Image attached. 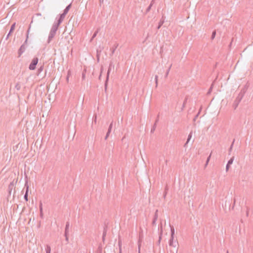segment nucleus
Wrapping results in <instances>:
<instances>
[{
	"instance_id": "obj_48",
	"label": "nucleus",
	"mask_w": 253,
	"mask_h": 253,
	"mask_svg": "<svg viewBox=\"0 0 253 253\" xmlns=\"http://www.w3.org/2000/svg\"><path fill=\"white\" fill-rule=\"evenodd\" d=\"M102 70H103V68L102 67L101 68V73L99 76V80H100L101 79V73H102Z\"/></svg>"
},
{
	"instance_id": "obj_21",
	"label": "nucleus",
	"mask_w": 253,
	"mask_h": 253,
	"mask_svg": "<svg viewBox=\"0 0 253 253\" xmlns=\"http://www.w3.org/2000/svg\"><path fill=\"white\" fill-rule=\"evenodd\" d=\"M45 250L46 253H50L51 248L49 245H46Z\"/></svg>"
},
{
	"instance_id": "obj_57",
	"label": "nucleus",
	"mask_w": 253,
	"mask_h": 253,
	"mask_svg": "<svg viewBox=\"0 0 253 253\" xmlns=\"http://www.w3.org/2000/svg\"><path fill=\"white\" fill-rule=\"evenodd\" d=\"M166 192L165 193V195H164V197L166 196Z\"/></svg>"
},
{
	"instance_id": "obj_5",
	"label": "nucleus",
	"mask_w": 253,
	"mask_h": 253,
	"mask_svg": "<svg viewBox=\"0 0 253 253\" xmlns=\"http://www.w3.org/2000/svg\"><path fill=\"white\" fill-rule=\"evenodd\" d=\"M39 61V59L38 57H34L32 60L31 63H30L29 69L31 70H34L36 69V65H37Z\"/></svg>"
},
{
	"instance_id": "obj_26",
	"label": "nucleus",
	"mask_w": 253,
	"mask_h": 253,
	"mask_svg": "<svg viewBox=\"0 0 253 253\" xmlns=\"http://www.w3.org/2000/svg\"><path fill=\"white\" fill-rule=\"evenodd\" d=\"M163 24H164V21L161 20L159 22V24L157 27V29H159L161 27V26L163 25Z\"/></svg>"
},
{
	"instance_id": "obj_42",
	"label": "nucleus",
	"mask_w": 253,
	"mask_h": 253,
	"mask_svg": "<svg viewBox=\"0 0 253 253\" xmlns=\"http://www.w3.org/2000/svg\"><path fill=\"white\" fill-rule=\"evenodd\" d=\"M230 167V165L227 164L226 166V171H227L229 170Z\"/></svg>"
},
{
	"instance_id": "obj_49",
	"label": "nucleus",
	"mask_w": 253,
	"mask_h": 253,
	"mask_svg": "<svg viewBox=\"0 0 253 253\" xmlns=\"http://www.w3.org/2000/svg\"><path fill=\"white\" fill-rule=\"evenodd\" d=\"M209 162V161H208V160L206 161V164L205 165V167H207V166L208 165Z\"/></svg>"
},
{
	"instance_id": "obj_41",
	"label": "nucleus",
	"mask_w": 253,
	"mask_h": 253,
	"mask_svg": "<svg viewBox=\"0 0 253 253\" xmlns=\"http://www.w3.org/2000/svg\"><path fill=\"white\" fill-rule=\"evenodd\" d=\"M102 252V248L101 247H99L97 250V253H101Z\"/></svg>"
},
{
	"instance_id": "obj_47",
	"label": "nucleus",
	"mask_w": 253,
	"mask_h": 253,
	"mask_svg": "<svg viewBox=\"0 0 253 253\" xmlns=\"http://www.w3.org/2000/svg\"><path fill=\"white\" fill-rule=\"evenodd\" d=\"M42 70H43V67H42V66H41L40 68H39V69H38V71H39V72H40L42 71Z\"/></svg>"
},
{
	"instance_id": "obj_53",
	"label": "nucleus",
	"mask_w": 253,
	"mask_h": 253,
	"mask_svg": "<svg viewBox=\"0 0 253 253\" xmlns=\"http://www.w3.org/2000/svg\"><path fill=\"white\" fill-rule=\"evenodd\" d=\"M10 35H9V34H8V35H7L6 36V40H7L8 38H9V37L10 36Z\"/></svg>"
},
{
	"instance_id": "obj_29",
	"label": "nucleus",
	"mask_w": 253,
	"mask_h": 253,
	"mask_svg": "<svg viewBox=\"0 0 253 253\" xmlns=\"http://www.w3.org/2000/svg\"><path fill=\"white\" fill-rule=\"evenodd\" d=\"M156 126H157V124H156V123H154L152 128H151V133H153L154 131H155L156 128Z\"/></svg>"
},
{
	"instance_id": "obj_19",
	"label": "nucleus",
	"mask_w": 253,
	"mask_h": 253,
	"mask_svg": "<svg viewBox=\"0 0 253 253\" xmlns=\"http://www.w3.org/2000/svg\"><path fill=\"white\" fill-rule=\"evenodd\" d=\"M162 234H163L162 225V224H161V231H160V235H159V240H158V244H160V242H161V239H162Z\"/></svg>"
},
{
	"instance_id": "obj_46",
	"label": "nucleus",
	"mask_w": 253,
	"mask_h": 253,
	"mask_svg": "<svg viewBox=\"0 0 253 253\" xmlns=\"http://www.w3.org/2000/svg\"><path fill=\"white\" fill-rule=\"evenodd\" d=\"M154 3H155V0H152L150 5L152 6Z\"/></svg>"
},
{
	"instance_id": "obj_39",
	"label": "nucleus",
	"mask_w": 253,
	"mask_h": 253,
	"mask_svg": "<svg viewBox=\"0 0 253 253\" xmlns=\"http://www.w3.org/2000/svg\"><path fill=\"white\" fill-rule=\"evenodd\" d=\"M118 244L119 246V249L121 248L122 247V241L120 239H119Z\"/></svg>"
},
{
	"instance_id": "obj_9",
	"label": "nucleus",
	"mask_w": 253,
	"mask_h": 253,
	"mask_svg": "<svg viewBox=\"0 0 253 253\" xmlns=\"http://www.w3.org/2000/svg\"><path fill=\"white\" fill-rule=\"evenodd\" d=\"M26 46L24 45V44H23L19 49L18 51V57H20L21 54L25 51Z\"/></svg>"
},
{
	"instance_id": "obj_27",
	"label": "nucleus",
	"mask_w": 253,
	"mask_h": 253,
	"mask_svg": "<svg viewBox=\"0 0 253 253\" xmlns=\"http://www.w3.org/2000/svg\"><path fill=\"white\" fill-rule=\"evenodd\" d=\"M158 210H157L156 211H155V214H154V218H153L155 220H157V219H158Z\"/></svg>"
},
{
	"instance_id": "obj_54",
	"label": "nucleus",
	"mask_w": 253,
	"mask_h": 253,
	"mask_svg": "<svg viewBox=\"0 0 253 253\" xmlns=\"http://www.w3.org/2000/svg\"><path fill=\"white\" fill-rule=\"evenodd\" d=\"M104 240H105V237L102 236V241H103V242H104Z\"/></svg>"
},
{
	"instance_id": "obj_37",
	"label": "nucleus",
	"mask_w": 253,
	"mask_h": 253,
	"mask_svg": "<svg viewBox=\"0 0 253 253\" xmlns=\"http://www.w3.org/2000/svg\"><path fill=\"white\" fill-rule=\"evenodd\" d=\"M70 75H71V71L70 70H69L68 71V74H67V78H66V80L67 82H68L69 78V76H70Z\"/></svg>"
},
{
	"instance_id": "obj_7",
	"label": "nucleus",
	"mask_w": 253,
	"mask_h": 253,
	"mask_svg": "<svg viewBox=\"0 0 253 253\" xmlns=\"http://www.w3.org/2000/svg\"><path fill=\"white\" fill-rule=\"evenodd\" d=\"M15 183L14 180L10 183L8 186V192L9 195H11L13 189L14 188Z\"/></svg>"
},
{
	"instance_id": "obj_30",
	"label": "nucleus",
	"mask_w": 253,
	"mask_h": 253,
	"mask_svg": "<svg viewBox=\"0 0 253 253\" xmlns=\"http://www.w3.org/2000/svg\"><path fill=\"white\" fill-rule=\"evenodd\" d=\"M99 31V29H98L93 34L92 38H91V41L93 40V39H94L97 35L98 32Z\"/></svg>"
},
{
	"instance_id": "obj_20",
	"label": "nucleus",
	"mask_w": 253,
	"mask_h": 253,
	"mask_svg": "<svg viewBox=\"0 0 253 253\" xmlns=\"http://www.w3.org/2000/svg\"><path fill=\"white\" fill-rule=\"evenodd\" d=\"M213 86V83H212V84H211V86H210V88L209 89V90H208V92H207V94H208V95H209V94H211V92L212 91V90Z\"/></svg>"
},
{
	"instance_id": "obj_14",
	"label": "nucleus",
	"mask_w": 253,
	"mask_h": 253,
	"mask_svg": "<svg viewBox=\"0 0 253 253\" xmlns=\"http://www.w3.org/2000/svg\"><path fill=\"white\" fill-rule=\"evenodd\" d=\"M15 25H16V23H14L11 26V27H10V29L9 30V32L8 33L9 34V35H10L11 34V33L13 32V31L15 29Z\"/></svg>"
},
{
	"instance_id": "obj_51",
	"label": "nucleus",
	"mask_w": 253,
	"mask_h": 253,
	"mask_svg": "<svg viewBox=\"0 0 253 253\" xmlns=\"http://www.w3.org/2000/svg\"><path fill=\"white\" fill-rule=\"evenodd\" d=\"M96 119H97V117H96V115H95L94 117V122L95 123H96Z\"/></svg>"
},
{
	"instance_id": "obj_56",
	"label": "nucleus",
	"mask_w": 253,
	"mask_h": 253,
	"mask_svg": "<svg viewBox=\"0 0 253 253\" xmlns=\"http://www.w3.org/2000/svg\"><path fill=\"white\" fill-rule=\"evenodd\" d=\"M99 1H100V3L101 4V3H102L103 2V0H99Z\"/></svg>"
},
{
	"instance_id": "obj_32",
	"label": "nucleus",
	"mask_w": 253,
	"mask_h": 253,
	"mask_svg": "<svg viewBox=\"0 0 253 253\" xmlns=\"http://www.w3.org/2000/svg\"><path fill=\"white\" fill-rule=\"evenodd\" d=\"M235 142V139L233 140L229 149V153L231 152L232 150V148H233V145H234V143Z\"/></svg>"
},
{
	"instance_id": "obj_28",
	"label": "nucleus",
	"mask_w": 253,
	"mask_h": 253,
	"mask_svg": "<svg viewBox=\"0 0 253 253\" xmlns=\"http://www.w3.org/2000/svg\"><path fill=\"white\" fill-rule=\"evenodd\" d=\"M201 109H202V108L201 107V108H200V110H199V112H198V114H197L195 116V117H194V119H193V121H194V122H195V121H196V119H197V118L198 117V116H199V114H200V112H201Z\"/></svg>"
},
{
	"instance_id": "obj_36",
	"label": "nucleus",
	"mask_w": 253,
	"mask_h": 253,
	"mask_svg": "<svg viewBox=\"0 0 253 253\" xmlns=\"http://www.w3.org/2000/svg\"><path fill=\"white\" fill-rule=\"evenodd\" d=\"M155 83H156V87H157L158 85V76L157 75L155 76Z\"/></svg>"
},
{
	"instance_id": "obj_38",
	"label": "nucleus",
	"mask_w": 253,
	"mask_h": 253,
	"mask_svg": "<svg viewBox=\"0 0 253 253\" xmlns=\"http://www.w3.org/2000/svg\"><path fill=\"white\" fill-rule=\"evenodd\" d=\"M171 66H172V64H171V65H170L169 67V69H168V70H167V72H166V77H167V76H168V74H169V71H170V68H171Z\"/></svg>"
},
{
	"instance_id": "obj_43",
	"label": "nucleus",
	"mask_w": 253,
	"mask_h": 253,
	"mask_svg": "<svg viewBox=\"0 0 253 253\" xmlns=\"http://www.w3.org/2000/svg\"><path fill=\"white\" fill-rule=\"evenodd\" d=\"M235 202H236V200H235V199L234 198V203H233V206H232V210H233V209H234V207H235Z\"/></svg>"
},
{
	"instance_id": "obj_45",
	"label": "nucleus",
	"mask_w": 253,
	"mask_h": 253,
	"mask_svg": "<svg viewBox=\"0 0 253 253\" xmlns=\"http://www.w3.org/2000/svg\"><path fill=\"white\" fill-rule=\"evenodd\" d=\"M159 115H158L157 117V119H156V120L155 121V123H156V124H157V123L159 122Z\"/></svg>"
},
{
	"instance_id": "obj_16",
	"label": "nucleus",
	"mask_w": 253,
	"mask_h": 253,
	"mask_svg": "<svg viewBox=\"0 0 253 253\" xmlns=\"http://www.w3.org/2000/svg\"><path fill=\"white\" fill-rule=\"evenodd\" d=\"M188 98V96H186L185 97V99L184 100V102L183 103L182 106V108H181V111H183L184 108L185 107L186 103L187 102Z\"/></svg>"
},
{
	"instance_id": "obj_31",
	"label": "nucleus",
	"mask_w": 253,
	"mask_h": 253,
	"mask_svg": "<svg viewBox=\"0 0 253 253\" xmlns=\"http://www.w3.org/2000/svg\"><path fill=\"white\" fill-rule=\"evenodd\" d=\"M15 88L17 90H19L21 88L20 84L19 83H17L15 86Z\"/></svg>"
},
{
	"instance_id": "obj_1",
	"label": "nucleus",
	"mask_w": 253,
	"mask_h": 253,
	"mask_svg": "<svg viewBox=\"0 0 253 253\" xmlns=\"http://www.w3.org/2000/svg\"><path fill=\"white\" fill-rule=\"evenodd\" d=\"M58 27L59 26L55 24H53L48 37L47 42L48 43L52 40L53 38L54 37L56 31L58 30Z\"/></svg>"
},
{
	"instance_id": "obj_17",
	"label": "nucleus",
	"mask_w": 253,
	"mask_h": 253,
	"mask_svg": "<svg viewBox=\"0 0 253 253\" xmlns=\"http://www.w3.org/2000/svg\"><path fill=\"white\" fill-rule=\"evenodd\" d=\"M192 132L191 131V132H190V133L188 135L187 141H186V142L185 143V144L184 145V147H186V145L188 144V143L189 142V141L191 139V138L192 137Z\"/></svg>"
},
{
	"instance_id": "obj_50",
	"label": "nucleus",
	"mask_w": 253,
	"mask_h": 253,
	"mask_svg": "<svg viewBox=\"0 0 253 253\" xmlns=\"http://www.w3.org/2000/svg\"><path fill=\"white\" fill-rule=\"evenodd\" d=\"M211 154L209 155V156L208 157L207 160H208V161H210V158H211Z\"/></svg>"
},
{
	"instance_id": "obj_58",
	"label": "nucleus",
	"mask_w": 253,
	"mask_h": 253,
	"mask_svg": "<svg viewBox=\"0 0 253 253\" xmlns=\"http://www.w3.org/2000/svg\"><path fill=\"white\" fill-rule=\"evenodd\" d=\"M226 253H229V252H228V251H227Z\"/></svg>"
},
{
	"instance_id": "obj_34",
	"label": "nucleus",
	"mask_w": 253,
	"mask_h": 253,
	"mask_svg": "<svg viewBox=\"0 0 253 253\" xmlns=\"http://www.w3.org/2000/svg\"><path fill=\"white\" fill-rule=\"evenodd\" d=\"M151 7H152V6L149 5V6L147 8L144 14H146L150 10Z\"/></svg>"
},
{
	"instance_id": "obj_18",
	"label": "nucleus",
	"mask_w": 253,
	"mask_h": 253,
	"mask_svg": "<svg viewBox=\"0 0 253 253\" xmlns=\"http://www.w3.org/2000/svg\"><path fill=\"white\" fill-rule=\"evenodd\" d=\"M70 226V223L69 221H67L66 224L65 229V233H69V228Z\"/></svg>"
},
{
	"instance_id": "obj_11",
	"label": "nucleus",
	"mask_w": 253,
	"mask_h": 253,
	"mask_svg": "<svg viewBox=\"0 0 253 253\" xmlns=\"http://www.w3.org/2000/svg\"><path fill=\"white\" fill-rule=\"evenodd\" d=\"M118 45H119V44L118 43H116L113 45V46L110 49V50L111 51L110 56H112L114 54V53H115V51L116 48L118 47Z\"/></svg>"
},
{
	"instance_id": "obj_15",
	"label": "nucleus",
	"mask_w": 253,
	"mask_h": 253,
	"mask_svg": "<svg viewBox=\"0 0 253 253\" xmlns=\"http://www.w3.org/2000/svg\"><path fill=\"white\" fill-rule=\"evenodd\" d=\"M71 6H72V3H70L68 5H67L66 7V8H65V9L63 11V12H64L66 14H67V13L68 12L69 10L71 8Z\"/></svg>"
},
{
	"instance_id": "obj_22",
	"label": "nucleus",
	"mask_w": 253,
	"mask_h": 253,
	"mask_svg": "<svg viewBox=\"0 0 253 253\" xmlns=\"http://www.w3.org/2000/svg\"><path fill=\"white\" fill-rule=\"evenodd\" d=\"M68 234L69 233H64V236H65V240L66 241V244L69 243Z\"/></svg>"
},
{
	"instance_id": "obj_52",
	"label": "nucleus",
	"mask_w": 253,
	"mask_h": 253,
	"mask_svg": "<svg viewBox=\"0 0 253 253\" xmlns=\"http://www.w3.org/2000/svg\"><path fill=\"white\" fill-rule=\"evenodd\" d=\"M246 215L248 216L249 215V210L247 209V212H246Z\"/></svg>"
},
{
	"instance_id": "obj_13",
	"label": "nucleus",
	"mask_w": 253,
	"mask_h": 253,
	"mask_svg": "<svg viewBox=\"0 0 253 253\" xmlns=\"http://www.w3.org/2000/svg\"><path fill=\"white\" fill-rule=\"evenodd\" d=\"M39 209H40V216L41 218H42L43 217L42 204V203L41 201L40 203Z\"/></svg>"
},
{
	"instance_id": "obj_10",
	"label": "nucleus",
	"mask_w": 253,
	"mask_h": 253,
	"mask_svg": "<svg viewBox=\"0 0 253 253\" xmlns=\"http://www.w3.org/2000/svg\"><path fill=\"white\" fill-rule=\"evenodd\" d=\"M112 127H113V122H112V123L109 125V128L108 129V131H107L106 136L105 137V140H106L108 138V137H109V136L111 132Z\"/></svg>"
},
{
	"instance_id": "obj_40",
	"label": "nucleus",
	"mask_w": 253,
	"mask_h": 253,
	"mask_svg": "<svg viewBox=\"0 0 253 253\" xmlns=\"http://www.w3.org/2000/svg\"><path fill=\"white\" fill-rule=\"evenodd\" d=\"M245 92H246V89H245V88H243V89H242L241 90V91H240V92L239 93H243V96H244V94H245Z\"/></svg>"
},
{
	"instance_id": "obj_8",
	"label": "nucleus",
	"mask_w": 253,
	"mask_h": 253,
	"mask_svg": "<svg viewBox=\"0 0 253 253\" xmlns=\"http://www.w3.org/2000/svg\"><path fill=\"white\" fill-rule=\"evenodd\" d=\"M25 186L26 187V190L24 196V199L26 201H28V191H29V186L28 185L27 182H26Z\"/></svg>"
},
{
	"instance_id": "obj_4",
	"label": "nucleus",
	"mask_w": 253,
	"mask_h": 253,
	"mask_svg": "<svg viewBox=\"0 0 253 253\" xmlns=\"http://www.w3.org/2000/svg\"><path fill=\"white\" fill-rule=\"evenodd\" d=\"M243 97V93H239L238 95L235 99L233 104V107H234V109H236L237 107H238L239 103L241 101Z\"/></svg>"
},
{
	"instance_id": "obj_24",
	"label": "nucleus",
	"mask_w": 253,
	"mask_h": 253,
	"mask_svg": "<svg viewBox=\"0 0 253 253\" xmlns=\"http://www.w3.org/2000/svg\"><path fill=\"white\" fill-rule=\"evenodd\" d=\"M141 243V240L140 239H139L138 240V253H140Z\"/></svg>"
},
{
	"instance_id": "obj_44",
	"label": "nucleus",
	"mask_w": 253,
	"mask_h": 253,
	"mask_svg": "<svg viewBox=\"0 0 253 253\" xmlns=\"http://www.w3.org/2000/svg\"><path fill=\"white\" fill-rule=\"evenodd\" d=\"M156 221H157V220H155V219L153 218V221H152V225H154L156 224Z\"/></svg>"
},
{
	"instance_id": "obj_3",
	"label": "nucleus",
	"mask_w": 253,
	"mask_h": 253,
	"mask_svg": "<svg viewBox=\"0 0 253 253\" xmlns=\"http://www.w3.org/2000/svg\"><path fill=\"white\" fill-rule=\"evenodd\" d=\"M112 67H113V68H114V66L113 65V62H111L109 64V68H108V70L107 71L106 78V80H105V84H104L105 91H106V90H107V84H108V80H109V74L111 72Z\"/></svg>"
},
{
	"instance_id": "obj_6",
	"label": "nucleus",
	"mask_w": 253,
	"mask_h": 253,
	"mask_svg": "<svg viewBox=\"0 0 253 253\" xmlns=\"http://www.w3.org/2000/svg\"><path fill=\"white\" fill-rule=\"evenodd\" d=\"M66 14H67L65 13L64 12H63V13L60 14L59 17L57 20V22L56 23H54V24H55L58 26H59L61 24V23L62 22V21H63Z\"/></svg>"
},
{
	"instance_id": "obj_23",
	"label": "nucleus",
	"mask_w": 253,
	"mask_h": 253,
	"mask_svg": "<svg viewBox=\"0 0 253 253\" xmlns=\"http://www.w3.org/2000/svg\"><path fill=\"white\" fill-rule=\"evenodd\" d=\"M86 69H84L82 73V80H84L85 78Z\"/></svg>"
},
{
	"instance_id": "obj_33",
	"label": "nucleus",
	"mask_w": 253,
	"mask_h": 253,
	"mask_svg": "<svg viewBox=\"0 0 253 253\" xmlns=\"http://www.w3.org/2000/svg\"><path fill=\"white\" fill-rule=\"evenodd\" d=\"M215 35H216V31L214 30L212 32V35H211V40H213V39L215 38Z\"/></svg>"
},
{
	"instance_id": "obj_12",
	"label": "nucleus",
	"mask_w": 253,
	"mask_h": 253,
	"mask_svg": "<svg viewBox=\"0 0 253 253\" xmlns=\"http://www.w3.org/2000/svg\"><path fill=\"white\" fill-rule=\"evenodd\" d=\"M30 28H31V25H30L27 31L26 40L23 43V44H24V45H25L27 43V41H28V39L29 38V34Z\"/></svg>"
},
{
	"instance_id": "obj_2",
	"label": "nucleus",
	"mask_w": 253,
	"mask_h": 253,
	"mask_svg": "<svg viewBox=\"0 0 253 253\" xmlns=\"http://www.w3.org/2000/svg\"><path fill=\"white\" fill-rule=\"evenodd\" d=\"M171 235L169 241V245L171 247L175 248L178 245V242L177 241H173L174 235V228L173 226L170 225Z\"/></svg>"
},
{
	"instance_id": "obj_55",
	"label": "nucleus",
	"mask_w": 253,
	"mask_h": 253,
	"mask_svg": "<svg viewBox=\"0 0 253 253\" xmlns=\"http://www.w3.org/2000/svg\"><path fill=\"white\" fill-rule=\"evenodd\" d=\"M119 253H122V249L121 248L119 249Z\"/></svg>"
},
{
	"instance_id": "obj_35",
	"label": "nucleus",
	"mask_w": 253,
	"mask_h": 253,
	"mask_svg": "<svg viewBox=\"0 0 253 253\" xmlns=\"http://www.w3.org/2000/svg\"><path fill=\"white\" fill-rule=\"evenodd\" d=\"M106 228H107L106 226L104 228L103 235H102L104 237H105L106 235V233H107V229Z\"/></svg>"
},
{
	"instance_id": "obj_25",
	"label": "nucleus",
	"mask_w": 253,
	"mask_h": 253,
	"mask_svg": "<svg viewBox=\"0 0 253 253\" xmlns=\"http://www.w3.org/2000/svg\"><path fill=\"white\" fill-rule=\"evenodd\" d=\"M234 157H232L228 161V163H227V164L229 165H231L232 164L233 162V161H234Z\"/></svg>"
}]
</instances>
